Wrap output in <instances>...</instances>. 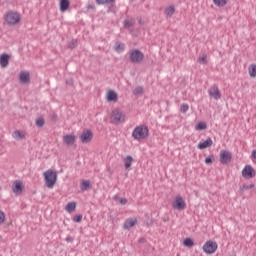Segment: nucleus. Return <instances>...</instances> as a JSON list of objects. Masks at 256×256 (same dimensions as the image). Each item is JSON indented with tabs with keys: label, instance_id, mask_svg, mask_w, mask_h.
I'll list each match as a JSON object with an SVG mask.
<instances>
[{
	"label": "nucleus",
	"instance_id": "nucleus-26",
	"mask_svg": "<svg viewBox=\"0 0 256 256\" xmlns=\"http://www.w3.org/2000/svg\"><path fill=\"white\" fill-rule=\"evenodd\" d=\"M115 51H116V53H123V51H125V44L116 42Z\"/></svg>",
	"mask_w": 256,
	"mask_h": 256
},
{
	"label": "nucleus",
	"instance_id": "nucleus-27",
	"mask_svg": "<svg viewBox=\"0 0 256 256\" xmlns=\"http://www.w3.org/2000/svg\"><path fill=\"white\" fill-rule=\"evenodd\" d=\"M253 187H255V184L240 186V188H239L240 195H243V193H245V191H247V189H253Z\"/></svg>",
	"mask_w": 256,
	"mask_h": 256
},
{
	"label": "nucleus",
	"instance_id": "nucleus-11",
	"mask_svg": "<svg viewBox=\"0 0 256 256\" xmlns=\"http://www.w3.org/2000/svg\"><path fill=\"white\" fill-rule=\"evenodd\" d=\"M112 120L113 123H123L125 119L123 118V112L121 110H113L112 111Z\"/></svg>",
	"mask_w": 256,
	"mask_h": 256
},
{
	"label": "nucleus",
	"instance_id": "nucleus-16",
	"mask_svg": "<svg viewBox=\"0 0 256 256\" xmlns=\"http://www.w3.org/2000/svg\"><path fill=\"white\" fill-rule=\"evenodd\" d=\"M135 225H137V219L128 218L125 220L123 227L124 229H131V227H135Z\"/></svg>",
	"mask_w": 256,
	"mask_h": 256
},
{
	"label": "nucleus",
	"instance_id": "nucleus-40",
	"mask_svg": "<svg viewBox=\"0 0 256 256\" xmlns=\"http://www.w3.org/2000/svg\"><path fill=\"white\" fill-rule=\"evenodd\" d=\"M75 47H77V42L75 40H72L68 43L69 49H75Z\"/></svg>",
	"mask_w": 256,
	"mask_h": 256
},
{
	"label": "nucleus",
	"instance_id": "nucleus-47",
	"mask_svg": "<svg viewBox=\"0 0 256 256\" xmlns=\"http://www.w3.org/2000/svg\"><path fill=\"white\" fill-rule=\"evenodd\" d=\"M66 241H67V243H71V241H73V238L67 237V238H66Z\"/></svg>",
	"mask_w": 256,
	"mask_h": 256
},
{
	"label": "nucleus",
	"instance_id": "nucleus-13",
	"mask_svg": "<svg viewBox=\"0 0 256 256\" xmlns=\"http://www.w3.org/2000/svg\"><path fill=\"white\" fill-rule=\"evenodd\" d=\"M20 83H29L31 81V75L28 71H22L19 75Z\"/></svg>",
	"mask_w": 256,
	"mask_h": 256
},
{
	"label": "nucleus",
	"instance_id": "nucleus-20",
	"mask_svg": "<svg viewBox=\"0 0 256 256\" xmlns=\"http://www.w3.org/2000/svg\"><path fill=\"white\" fill-rule=\"evenodd\" d=\"M76 207H77V203H75V202H69V203L66 205L65 209H66V211H67L68 213H73V211H75Z\"/></svg>",
	"mask_w": 256,
	"mask_h": 256
},
{
	"label": "nucleus",
	"instance_id": "nucleus-21",
	"mask_svg": "<svg viewBox=\"0 0 256 256\" xmlns=\"http://www.w3.org/2000/svg\"><path fill=\"white\" fill-rule=\"evenodd\" d=\"M124 167L125 169H129L131 167V164L133 163V157L131 155H128L125 159H124Z\"/></svg>",
	"mask_w": 256,
	"mask_h": 256
},
{
	"label": "nucleus",
	"instance_id": "nucleus-41",
	"mask_svg": "<svg viewBox=\"0 0 256 256\" xmlns=\"http://www.w3.org/2000/svg\"><path fill=\"white\" fill-rule=\"evenodd\" d=\"M5 223V213L0 210V225H3Z\"/></svg>",
	"mask_w": 256,
	"mask_h": 256
},
{
	"label": "nucleus",
	"instance_id": "nucleus-45",
	"mask_svg": "<svg viewBox=\"0 0 256 256\" xmlns=\"http://www.w3.org/2000/svg\"><path fill=\"white\" fill-rule=\"evenodd\" d=\"M251 157H252V159H256V150H254V151L252 152Z\"/></svg>",
	"mask_w": 256,
	"mask_h": 256
},
{
	"label": "nucleus",
	"instance_id": "nucleus-34",
	"mask_svg": "<svg viewBox=\"0 0 256 256\" xmlns=\"http://www.w3.org/2000/svg\"><path fill=\"white\" fill-rule=\"evenodd\" d=\"M197 61L200 63V65H207V55L199 57Z\"/></svg>",
	"mask_w": 256,
	"mask_h": 256
},
{
	"label": "nucleus",
	"instance_id": "nucleus-35",
	"mask_svg": "<svg viewBox=\"0 0 256 256\" xmlns=\"http://www.w3.org/2000/svg\"><path fill=\"white\" fill-rule=\"evenodd\" d=\"M187 111H189V104L183 103V104L180 106V112H181V113H187Z\"/></svg>",
	"mask_w": 256,
	"mask_h": 256
},
{
	"label": "nucleus",
	"instance_id": "nucleus-25",
	"mask_svg": "<svg viewBox=\"0 0 256 256\" xmlns=\"http://www.w3.org/2000/svg\"><path fill=\"white\" fill-rule=\"evenodd\" d=\"M214 5H216V7H225V5H227V3H229V0H212Z\"/></svg>",
	"mask_w": 256,
	"mask_h": 256
},
{
	"label": "nucleus",
	"instance_id": "nucleus-32",
	"mask_svg": "<svg viewBox=\"0 0 256 256\" xmlns=\"http://www.w3.org/2000/svg\"><path fill=\"white\" fill-rule=\"evenodd\" d=\"M45 125V118L44 117H39L36 119V127H43Z\"/></svg>",
	"mask_w": 256,
	"mask_h": 256
},
{
	"label": "nucleus",
	"instance_id": "nucleus-4",
	"mask_svg": "<svg viewBox=\"0 0 256 256\" xmlns=\"http://www.w3.org/2000/svg\"><path fill=\"white\" fill-rule=\"evenodd\" d=\"M129 60L132 63H141L145 59V54L139 49H131L128 52Z\"/></svg>",
	"mask_w": 256,
	"mask_h": 256
},
{
	"label": "nucleus",
	"instance_id": "nucleus-43",
	"mask_svg": "<svg viewBox=\"0 0 256 256\" xmlns=\"http://www.w3.org/2000/svg\"><path fill=\"white\" fill-rule=\"evenodd\" d=\"M67 85H73V79L66 80Z\"/></svg>",
	"mask_w": 256,
	"mask_h": 256
},
{
	"label": "nucleus",
	"instance_id": "nucleus-24",
	"mask_svg": "<svg viewBox=\"0 0 256 256\" xmlns=\"http://www.w3.org/2000/svg\"><path fill=\"white\" fill-rule=\"evenodd\" d=\"M88 189H91V182L89 180H83L81 184V191H87Z\"/></svg>",
	"mask_w": 256,
	"mask_h": 256
},
{
	"label": "nucleus",
	"instance_id": "nucleus-19",
	"mask_svg": "<svg viewBox=\"0 0 256 256\" xmlns=\"http://www.w3.org/2000/svg\"><path fill=\"white\" fill-rule=\"evenodd\" d=\"M63 142L66 145H74L75 144V135L67 134L63 137Z\"/></svg>",
	"mask_w": 256,
	"mask_h": 256
},
{
	"label": "nucleus",
	"instance_id": "nucleus-37",
	"mask_svg": "<svg viewBox=\"0 0 256 256\" xmlns=\"http://www.w3.org/2000/svg\"><path fill=\"white\" fill-rule=\"evenodd\" d=\"M215 161V156L211 155L205 158L206 165H211Z\"/></svg>",
	"mask_w": 256,
	"mask_h": 256
},
{
	"label": "nucleus",
	"instance_id": "nucleus-39",
	"mask_svg": "<svg viewBox=\"0 0 256 256\" xmlns=\"http://www.w3.org/2000/svg\"><path fill=\"white\" fill-rule=\"evenodd\" d=\"M123 25L126 29H129L133 27V22H131L130 20H124Z\"/></svg>",
	"mask_w": 256,
	"mask_h": 256
},
{
	"label": "nucleus",
	"instance_id": "nucleus-5",
	"mask_svg": "<svg viewBox=\"0 0 256 256\" xmlns=\"http://www.w3.org/2000/svg\"><path fill=\"white\" fill-rule=\"evenodd\" d=\"M219 245H217V242H214L213 240H208L202 247V251L206 253L207 255H213L215 251H217Z\"/></svg>",
	"mask_w": 256,
	"mask_h": 256
},
{
	"label": "nucleus",
	"instance_id": "nucleus-8",
	"mask_svg": "<svg viewBox=\"0 0 256 256\" xmlns=\"http://www.w3.org/2000/svg\"><path fill=\"white\" fill-rule=\"evenodd\" d=\"M255 175H256L255 169L252 168L251 165H246L242 170V177H244V179H253Z\"/></svg>",
	"mask_w": 256,
	"mask_h": 256
},
{
	"label": "nucleus",
	"instance_id": "nucleus-33",
	"mask_svg": "<svg viewBox=\"0 0 256 256\" xmlns=\"http://www.w3.org/2000/svg\"><path fill=\"white\" fill-rule=\"evenodd\" d=\"M72 221H74V223H81V221H83V215L78 214L73 216Z\"/></svg>",
	"mask_w": 256,
	"mask_h": 256
},
{
	"label": "nucleus",
	"instance_id": "nucleus-31",
	"mask_svg": "<svg viewBox=\"0 0 256 256\" xmlns=\"http://www.w3.org/2000/svg\"><path fill=\"white\" fill-rule=\"evenodd\" d=\"M96 5H109V3H115V0H95Z\"/></svg>",
	"mask_w": 256,
	"mask_h": 256
},
{
	"label": "nucleus",
	"instance_id": "nucleus-42",
	"mask_svg": "<svg viewBox=\"0 0 256 256\" xmlns=\"http://www.w3.org/2000/svg\"><path fill=\"white\" fill-rule=\"evenodd\" d=\"M50 119H51V121H57V114L56 113H52L50 115Z\"/></svg>",
	"mask_w": 256,
	"mask_h": 256
},
{
	"label": "nucleus",
	"instance_id": "nucleus-3",
	"mask_svg": "<svg viewBox=\"0 0 256 256\" xmlns=\"http://www.w3.org/2000/svg\"><path fill=\"white\" fill-rule=\"evenodd\" d=\"M4 20L7 25H17L21 21V16L15 11H8L4 15Z\"/></svg>",
	"mask_w": 256,
	"mask_h": 256
},
{
	"label": "nucleus",
	"instance_id": "nucleus-6",
	"mask_svg": "<svg viewBox=\"0 0 256 256\" xmlns=\"http://www.w3.org/2000/svg\"><path fill=\"white\" fill-rule=\"evenodd\" d=\"M80 141L83 144L91 143L93 141V131L84 129L80 135Z\"/></svg>",
	"mask_w": 256,
	"mask_h": 256
},
{
	"label": "nucleus",
	"instance_id": "nucleus-14",
	"mask_svg": "<svg viewBox=\"0 0 256 256\" xmlns=\"http://www.w3.org/2000/svg\"><path fill=\"white\" fill-rule=\"evenodd\" d=\"M213 145V139L211 137H208L204 142L198 143V149L203 150L211 147Z\"/></svg>",
	"mask_w": 256,
	"mask_h": 256
},
{
	"label": "nucleus",
	"instance_id": "nucleus-12",
	"mask_svg": "<svg viewBox=\"0 0 256 256\" xmlns=\"http://www.w3.org/2000/svg\"><path fill=\"white\" fill-rule=\"evenodd\" d=\"M23 187V182H21V180H15L12 185V191L16 195H21V193H23Z\"/></svg>",
	"mask_w": 256,
	"mask_h": 256
},
{
	"label": "nucleus",
	"instance_id": "nucleus-22",
	"mask_svg": "<svg viewBox=\"0 0 256 256\" xmlns=\"http://www.w3.org/2000/svg\"><path fill=\"white\" fill-rule=\"evenodd\" d=\"M165 15H167V17H173V15L175 14V6H169L168 8L165 9Z\"/></svg>",
	"mask_w": 256,
	"mask_h": 256
},
{
	"label": "nucleus",
	"instance_id": "nucleus-46",
	"mask_svg": "<svg viewBox=\"0 0 256 256\" xmlns=\"http://www.w3.org/2000/svg\"><path fill=\"white\" fill-rule=\"evenodd\" d=\"M145 238H139L138 243H145Z\"/></svg>",
	"mask_w": 256,
	"mask_h": 256
},
{
	"label": "nucleus",
	"instance_id": "nucleus-28",
	"mask_svg": "<svg viewBox=\"0 0 256 256\" xmlns=\"http://www.w3.org/2000/svg\"><path fill=\"white\" fill-rule=\"evenodd\" d=\"M196 131H205V129H207V123L205 122H199L196 126H195Z\"/></svg>",
	"mask_w": 256,
	"mask_h": 256
},
{
	"label": "nucleus",
	"instance_id": "nucleus-15",
	"mask_svg": "<svg viewBox=\"0 0 256 256\" xmlns=\"http://www.w3.org/2000/svg\"><path fill=\"white\" fill-rule=\"evenodd\" d=\"M106 99L109 103H116L118 96L114 90H109L106 94Z\"/></svg>",
	"mask_w": 256,
	"mask_h": 256
},
{
	"label": "nucleus",
	"instance_id": "nucleus-17",
	"mask_svg": "<svg viewBox=\"0 0 256 256\" xmlns=\"http://www.w3.org/2000/svg\"><path fill=\"white\" fill-rule=\"evenodd\" d=\"M9 65V54L4 53L0 55V67L5 68Z\"/></svg>",
	"mask_w": 256,
	"mask_h": 256
},
{
	"label": "nucleus",
	"instance_id": "nucleus-9",
	"mask_svg": "<svg viewBox=\"0 0 256 256\" xmlns=\"http://www.w3.org/2000/svg\"><path fill=\"white\" fill-rule=\"evenodd\" d=\"M172 207L173 209H177L178 211H184L185 207H187V204L185 203V200H183V197L176 196Z\"/></svg>",
	"mask_w": 256,
	"mask_h": 256
},
{
	"label": "nucleus",
	"instance_id": "nucleus-23",
	"mask_svg": "<svg viewBox=\"0 0 256 256\" xmlns=\"http://www.w3.org/2000/svg\"><path fill=\"white\" fill-rule=\"evenodd\" d=\"M248 73H249L250 77H253V78L256 77V64H251L248 67Z\"/></svg>",
	"mask_w": 256,
	"mask_h": 256
},
{
	"label": "nucleus",
	"instance_id": "nucleus-2",
	"mask_svg": "<svg viewBox=\"0 0 256 256\" xmlns=\"http://www.w3.org/2000/svg\"><path fill=\"white\" fill-rule=\"evenodd\" d=\"M44 181L48 189H53L55 183H57V173L51 169H48L44 172Z\"/></svg>",
	"mask_w": 256,
	"mask_h": 256
},
{
	"label": "nucleus",
	"instance_id": "nucleus-30",
	"mask_svg": "<svg viewBox=\"0 0 256 256\" xmlns=\"http://www.w3.org/2000/svg\"><path fill=\"white\" fill-rule=\"evenodd\" d=\"M114 201H118L120 205H127V199L126 198H121L117 195L113 197Z\"/></svg>",
	"mask_w": 256,
	"mask_h": 256
},
{
	"label": "nucleus",
	"instance_id": "nucleus-7",
	"mask_svg": "<svg viewBox=\"0 0 256 256\" xmlns=\"http://www.w3.org/2000/svg\"><path fill=\"white\" fill-rule=\"evenodd\" d=\"M233 159V154L227 150L220 152V163L221 165H229V162Z\"/></svg>",
	"mask_w": 256,
	"mask_h": 256
},
{
	"label": "nucleus",
	"instance_id": "nucleus-48",
	"mask_svg": "<svg viewBox=\"0 0 256 256\" xmlns=\"http://www.w3.org/2000/svg\"><path fill=\"white\" fill-rule=\"evenodd\" d=\"M111 11V8L108 9V13Z\"/></svg>",
	"mask_w": 256,
	"mask_h": 256
},
{
	"label": "nucleus",
	"instance_id": "nucleus-38",
	"mask_svg": "<svg viewBox=\"0 0 256 256\" xmlns=\"http://www.w3.org/2000/svg\"><path fill=\"white\" fill-rule=\"evenodd\" d=\"M141 93H143V87H141V86L136 87V88L133 90V94H134V95H141Z\"/></svg>",
	"mask_w": 256,
	"mask_h": 256
},
{
	"label": "nucleus",
	"instance_id": "nucleus-36",
	"mask_svg": "<svg viewBox=\"0 0 256 256\" xmlns=\"http://www.w3.org/2000/svg\"><path fill=\"white\" fill-rule=\"evenodd\" d=\"M14 137L16 139H25V135L19 130L14 131Z\"/></svg>",
	"mask_w": 256,
	"mask_h": 256
},
{
	"label": "nucleus",
	"instance_id": "nucleus-29",
	"mask_svg": "<svg viewBox=\"0 0 256 256\" xmlns=\"http://www.w3.org/2000/svg\"><path fill=\"white\" fill-rule=\"evenodd\" d=\"M183 245H184V247H193L195 245V243L193 242V239L186 238L183 241Z\"/></svg>",
	"mask_w": 256,
	"mask_h": 256
},
{
	"label": "nucleus",
	"instance_id": "nucleus-1",
	"mask_svg": "<svg viewBox=\"0 0 256 256\" xmlns=\"http://www.w3.org/2000/svg\"><path fill=\"white\" fill-rule=\"evenodd\" d=\"M132 137L136 141H141L142 139H147L149 137V127L145 125H140L134 128L132 132Z\"/></svg>",
	"mask_w": 256,
	"mask_h": 256
},
{
	"label": "nucleus",
	"instance_id": "nucleus-18",
	"mask_svg": "<svg viewBox=\"0 0 256 256\" xmlns=\"http://www.w3.org/2000/svg\"><path fill=\"white\" fill-rule=\"evenodd\" d=\"M70 5H71V2L69 0H60L59 2L60 11L62 13H65V11L69 9Z\"/></svg>",
	"mask_w": 256,
	"mask_h": 256
},
{
	"label": "nucleus",
	"instance_id": "nucleus-10",
	"mask_svg": "<svg viewBox=\"0 0 256 256\" xmlns=\"http://www.w3.org/2000/svg\"><path fill=\"white\" fill-rule=\"evenodd\" d=\"M208 93L216 101H219L221 98V91H219V87L215 84L208 90Z\"/></svg>",
	"mask_w": 256,
	"mask_h": 256
},
{
	"label": "nucleus",
	"instance_id": "nucleus-44",
	"mask_svg": "<svg viewBox=\"0 0 256 256\" xmlns=\"http://www.w3.org/2000/svg\"><path fill=\"white\" fill-rule=\"evenodd\" d=\"M87 9H95V5L89 4V5L87 6Z\"/></svg>",
	"mask_w": 256,
	"mask_h": 256
}]
</instances>
